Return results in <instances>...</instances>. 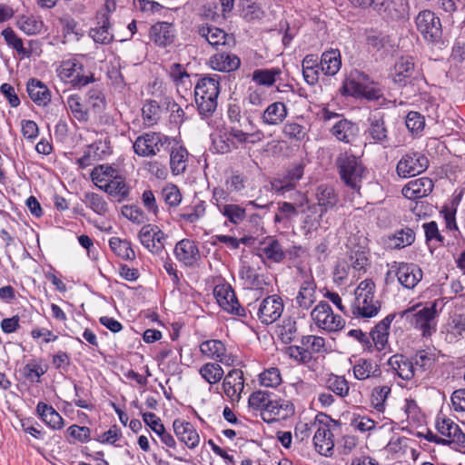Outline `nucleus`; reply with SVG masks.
I'll use <instances>...</instances> for the list:
<instances>
[{
	"mask_svg": "<svg viewBox=\"0 0 465 465\" xmlns=\"http://www.w3.org/2000/svg\"><path fill=\"white\" fill-rule=\"evenodd\" d=\"M417 30L423 38L430 42H437L442 34L440 19L431 11H420L415 18Z\"/></svg>",
	"mask_w": 465,
	"mask_h": 465,
	"instance_id": "6e6552de",
	"label": "nucleus"
},
{
	"mask_svg": "<svg viewBox=\"0 0 465 465\" xmlns=\"http://www.w3.org/2000/svg\"><path fill=\"white\" fill-rule=\"evenodd\" d=\"M173 427L176 437L189 449L193 450L199 445L200 436L192 423L177 419Z\"/></svg>",
	"mask_w": 465,
	"mask_h": 465,
	"instance_id": "5701e85b",
	"label": "nucleus"
},
{
	"mask_svg": "<svg viewBox=\"0 0 465 465\" xmlns=\"http://www.w3.org/2000/svg\"><path fill=\"white\" fill-rule=\"evenodd\" d=\"M311 318L319 329L330 332L341 330L345 324L344 320L334 314L330 304L324 301L320 302L312 309Z\"/></svg>",
	"mask_w": 465,
	"mask_h": 465,
	"instance_id": "423d86ee",
	"label": "nucleus"
},
{
	"mask_svg": "<svg viewBox=\"0 0 465 465\" xmlns=\"http://www.w3.org/2000/svg\"><path fill=\"white\" fill-rule=\"evenodd\" d=\"M199 374L210 387H213L222 381L224 371L219 363L207 362L200 367Z\"/></svg>",
	"mask_w": 465,
	"mask_h": 465,
	"instance_id": "37998d69",
	"label": "nucleus"
},
{
	"mask_svg": "<svg viewBox=\"0 0 465 465\" xmlns=\"http://www.w3.org/2000/svg\"><path fill=\"white\" fill-rule=\"evenodd\" d=\"M316 302V284L312 275H306L296 296L298 306L309 310Z\"/></svg>",
	"mask_w": 465,
	"mask_h": 465,
	"instance_id": "cd10ccee",
	"label": "nucleus"
},
{
	"mask_svg": "<svg viewBox=\"0 0 465 465\" xmlns=\"http://www.w3.org/2000/svg\"><path fill=\"white\" fill-rule=\"evenodd\" d=\"M370 126L367 130L370 137L379 143L388 142V130L385 126L384 116L381 112L375 111L369 117Z\"/></svg>",
	"mask_w": 465,
	"mask_h": 465,
	"instance_id": "c85d7f7f",
	"label": "nucleus"
},
{
	"mask_svg": "<svg viewBox=\"0 0 465 465\" xmlns=\"http://www.w3.org/2000/svg\"><path fill=\"white\" fill-rule=\"evenodd\" d=\"M283 308V302L280 296H268L260 303L257 317L262 323L271 324L281 317Z\"/></svg>",
	"mask_w": 465,
	"mask_h": 465,
	"instance_id": "dca6fc26",
	"label": "nucleus"
},
{
	"mask_svg": "<svg viewBox=\"0 0 465 465\" xmlns=\"http://www.w3.org/2000/svg\"><path fill=\"white\" fill-rule=\"evenodd\" d=\"M149 36L156 45L165 47L173 44L175 36V30L171 23L158 22L151 26Z\"/></svg>",
	"mask_w": 465,
	"mask_h": 465,
	"instance_id": "b1692460",
	"label": "nucleus"
},
{
	"mask_svg": "<svg viewBox=\"0 0 465 465\" xmlns=\"http://www.w3.org/2000/svg\"><path fill=\"white\" fill-rule=\"evenodd\" d=\"M315 450L324 456H331L334 447L333 434L326 423H319L313 437Z\"/></svg>",
	"mask_w": 465,
	"mask_h": 465,
	"instance_id": "4be33fe9",
	"label": "nucleus"
},
{
	"mask_svg": "<svg viewBox=\"0 0 465 465\" xmlns=\"http://www.w3.org/2000/svg\"><path fill=\"white\" fill-rule=\"evenodd\" d=\"M341 59L338 49H331L322 53L320 67L325 75H335L341 69Z\"/></svg>",
	"mask_w": 465,
	"mask_h": 465,
	"instance_id": "2f4dec72",
	"label": "nucleus"
},
{
	"mask_svg": "<svg viewBox=\"0 0 465 465\" xmlns=\"http://www.w3.org/2000/svg\"><path fill=\"white\" fill-rule=\"evenodd\" d=\"M352 371L354 378L359 381L378 378L381 375L380 366L370 359H359L353 365Z\"/></svg>",
	"mask_w": 465,
	"mask_h": 465,
	"instance_id": "7c9ffc66",
	"label": "nucleus"
},
{
	"mask_svg": "<svg viewBox=\"0 0 465 465\" xmlns=\"http://www.w3.org/2000/svg\"><path fill=\"white\" fill-rule=\"evenodd\" d=\"M294 413L295 407L291 401L281 399L273 393L267 411L263 412V420L268 423L285 420Z\"/></svg>",
	"mask_w": 465,
	"mask_h": 465,
	"instance_id": "2eb2a0df",
	"label": "nucleus"
},
{
	"mask_svg": "<svg viewBox=\"0 0 465 465\" xmlns=\"http://www.w3.org/2000/svg\"><path fill=\"white\" fill-rule=\"evenodd\" d=\"M259 381L262 386L276 388L282 381L280 370L276 367H271L264 370L259 375Z\"/></svg>",
	"mask_w": 465,
	"mask_h": 465,
	"instance_id": "338daca9",
	"label": "nucleus"
},
{
	"mask_svg": "<svg viewBox=\"0 0 465 465\" xmlns=\"http://www.w3.org/2000/svg\"><path fill=\"white\" fill-rule=\"evenodd\" d=\"M66 106L71 112L73 117L80 123H86L89 121V110L82 103L81 97L78 94H71L67 97Z\"/></svg>",
	"mask_w": 465,
	"mask_h": 465,
	"instance_id": "c03bdc74",
	"label": "nucleus"
},
{
	"mask_svg": "<svg viewBox=\"0 0 465 465\" xmlns=\"http://www.w3.org/2000/svg\"><path fill=\"white\" fill-rule=\"evenodd\" d=\"M141 244L153 254H161L164 250L165 234L158 226L143 225L138 233Z\"/></svg>",
	"mask_w": 465,
	"mask_h": 465,
	"instance_id": "ddd939ff",
	"label": "nucleus"
},
{
	"mask_svg": "<svg viewBox=\"0 0 465 465\" xmlns=\"http://www.w3.org/2000/svg\"><path fill=\"white\" fill-rule=\"evenodd\" d=\"M393 315H388L381 321L371 332L372 341L378 351L385 350L388 343L389 330L393 321Z\"/></svg>",
	"mask_w": 465,
	"mask_h": 465,
	"instance_id": "72a5a7b5",
	"label": "nucleus"
},
{
	"mask_svg": "<svg viewBox=\"0 0 465 465\" xmlns=\"http://www.w3.org/2000/svg\"><path fill=\"white\" fill-rule=\"evenodd\" d=\"M281 73L279 68L257 69L252 73V81L260 85L272 86Z\"/></svg>",
	"mask_w": 465,
	"mask_h": 465,
	"instance_id": "4d7b16f0",
	"label": "nucleus"
},
{
	"mask_svg": "<svg viewBox=\"0 0 465 465\" xmlns=\"http://www.w3.org/2000/svg\"><path fill=\"white\" fill-rule=\"evenodd\" d=\"M429 165L427 157L420 153H410L401 157L396 166L400 177L407 178L424 172Z\"/></svg>",
	"mask_w": 465,
	"mask_h": 465,
	"instance_id": "f8f14e48",
	"label": "nucleus"
},
{
	"mask_svg": "<svg viewBox=\"0 0 465 465\" xmlns=\"http://www.w3.org/2000/svg\"><path fill=\"white\" fill-rule=\"evenodd\" d=\"M65 437L70 443H84L91 440V430L88 427L74 424L67 428Z\"/></svg>",
	"mask_w": 465,
	"mask_h": 465,
	"instance_id": "680f3d73",
	"label": "nucleus"
},
{
	"mask_svg": "<svg viewBox=\"0 0 465 465\" xmlns=\"http://www.w3.org/2000/svg\"><path fill=\"white\" fill-rule=\"evenodd\" d=\"M325 387L340 398H345L350 392L349 381L339 375L331 374L325 381Z\"/></svg>",
	"mask_w": 465,
	"mask_h": 465,
	"instance_id": "8fccbe9b",
	"label": "nucleus"
},
{
	"mask_svg": "<svg viewBox=\"0 0 465 465\" xmlns=\"http://www.w3.org/2000/svg\"><path fill=\"white\" fill-rule=\"evenodd\" d=\"M260 255L272 262H281L285 259L286 251L282 244L276 239L270 238L263 242L260 249Z\"/></svg>",
	"mask_w": 465,
	"mask_h": 465,
	"instance_id": "e433bc0d",
	"label": "nucleus"
},
{
	"mask_svg": "<svg viewBox=\"0 0 465 465\" xmlns=\"http://www.w3.org/2000/svg\"><path fill=\"white\" fill-rule=\"evenodd\" d=\"M222 389L224 395L232 402H239L244 388L243 372L239 369H232L223 377Z\"/></svg>",
	"mask_w": 465,
	"mask_h": 465,
	"instance_id": "6ab92c4d",
	"label": "nucleus"
},
{
	"mask_svg": "<svg viewBox=\"0 0 465 465\" xmlns=\"http://www.w3.org/2000/svg\"><path fill=\"white\" fill-rule=\"evenodd\" d=\"M302 68L304 81L310 85L316 84L321 69L318 56L312 54H307L302 62Z\"/></svg>",
	"mask_w": 465,
	"mask_h": 465,
	"instance_id": "4c0bfd02",
	"label": "nucleus"
},
{
	"mask_svg": "<svg viewBox=\"0 0 465 465\" xmlns=\"http://www.w3.org/2000/svg\"><path fill=\"white\" fill-rule=\"evenodd\" d=\"M415 241V232L409 227L396 231L394 234L389 237V246L393 249H401L412 244Z\"/></svg>",
	"mask_w": 465,
	"mask_h": 465,
	"instance_id": "de8ad7c7",
	"label": "nucleus"
},
{
	"mask_svg": "<svg viewBox=\"0 0 465 465\" xmlns=\"http://www.w3.org/2000/svg\"><path fill=\"white\" fill-rule=\"evenodd\" d=\"M394 82L400 84H405V79L411 76L414 71V63L411 57H401L394 66Z\"/></svg>",
	"mask_w": 465,
	"mask_h": 465,
	"instance_id": "3c124183",
	"label": "nucleus"
},
{
	"mask_svg": "<svg viewBox=\"0 0 465 465\" xmlns=\"http://www.w3.org/2000/svg\"><path fill=\"white\" fill-rule=\"evenodd\" d=\"M288 115V109L282 102L270 104L261 115L262 123L268 126H278L282 124Z\"/></svg>",
	"mask_w": 465,
	"mask_h": 465,
	"instance_id": "a878e982",
	"label": "nucleus"
},
{
	"mask_svg": "<svg viewBox=\"0 0 465 465\" xmlns=\"http://www.w3.org/2000/svg\"><path fill=\"white\" fill-rule=\"evenodd\" d=\"M433 189V182L428 177H420L410 181L402 188V194L410 200H417L427 196Z\"/></svg>",
	"mask_w": 465,
	"mask_h": 465,
	"instance_id": "393cba45",
	"label": "nucleus"
},
{
	"mask_svg": "<svg viewBox=\"0 0 465 465\" xmlns=\"http://www.w3.org/2000/svg\"><path fill=\"white\" fill-rule=\"evenodd\" d=\"M36 411L42 420L53 430H61L64 427V419L52 406L39 402Z\"/></svg>",
	"mask_w": 465,
	"mask_h": 465,
	"instance_id": "ea45409f",
	"label": "nucleus"
},
{
	"mask_svg": "<svg viewBox=\"0 0 465 465\" xmlns=\"http://www.w3.org/2000/svg\"><path fill=\"white\" fill-rule=\"evenodd\" d=\"M304 167L305 164L302 162L293 164L282 176L274 178L271 182L272 190L281 195L294 190L303 176Z\"/></svg>",
	"mask_w": 465,
	"mask_h": 465,
	"instance_id": "9b49d317",
	"label": "nucleus"
},
{
	"mask_svg": "<svg viewBox=\"0 0 465 465\" xmlns=\"http://www.w3.org/2000/svg\"><path fill=\"white\" fill-rule=\"evenodd\" d=\"M436 427L438 432L444 438L431 435L428 438L429 440L444 445L455 444L458 447L465 446V434L460 426L451 420L443 419L442 420H438Z\"/></svg>",
	"mask_w": 465,
	"mask_h": 465,
	"instance_id": "1a4fd4ad",
	"label": "nucleus"
},
{
	"mask_svg": "<svg viewBox=\"0 0 465 465\" xmlns=\"http://www.w3.org/2000/svg\"><path fill=\"white\" fill-rule=\"evenodd\" d=\"M282 132L286 138L295 142H302L307 135L305 126L290 121L284 124Z\"/></svg>",
	"mask_w": 465,
	"mask_h": 465,
	"instance_id": "69168bd1",
	"label": "nucleus"
},
{
	"mask_svg": "<svg viewBox=\"0 0 465 465\" xmlns=\"http://www.w3.org/2000/svg\"><path fill=\"white\" fill-rule=\"evenodd\" d=\"M272 395V392L267 391H253L248 400L249 407L255 411H260L261 416L263 419V412L267 411Z\"/></svg>",
	"mask_w": 465,
	"mask_h": 465,
	"instance_id": "09e8293b",
	"label": "nucleus"
},
{
	"mask_svg": "<svg viewBox=\"0 0 465 465\" xmlns=\"http://www.w3.org/2000/svg\"><path fill=\"white\" fill-rule=\"evenodd\" d=\"M391 387L388 385L374 387L371 394V404L378 411H384L385 402L391 393Z\"/></svg>",
	"mask_w": 465,
	"mask_h": 465,
	"instance_id": "bf43d9fd",
	"label": "nucleus"
},
{
	"mask_svg": "<svg viewBox=\"0 0 465 465\" xmlns=\"http://www.w3.org/2000/svg\"><path fill=\"white\" fill-rule=\"evenodd\" d=\"M109 246L115 255L124 260L133 261L135 259V252L132 248L131 242L127 240L112 237L109 240Z\"/></svg>",
	"mask_w": 465,
	"mask_h": 465,
	"instance_id": "a18cd8bd",
	"label": "nucleus"
},
{
	"mask_svg": "<svg viewBox=\"0 0 465 465\" xmlns=\"http://www.w3.org/2000/svg\"><path fill=\"white\" fill-rule=\"evenodd\" d=\"M302 345H303L312 358L313 354L324 353L327 351L326 343L324 338L316 335H306L301 340Z\"/></svg>",
	"mask_w": 465,
	"mask_h": 465,
	"instance_id": "864d4df0",
	"label": "nucleus"
},
{
	"mask_svg": "<svg viewBox=\"0 0 465 465\" xmlns=\"http://www.w3.org/2000/svg\"><path fill=\"white\" fill-rule=\"evenodd\" d=\"M121 172L109 164H100L95 166L91 172V179L93 183L100 189V186L110 183Z\"/></svg>",
	"mask_w": 465,
	"mask_h": 465,
	"instance_id": "79ce46f5",
	"label": "nucleus"
},
{
	"mask_svg": "<svg viewBox=\"0 0 465 465\" xmlns=\"http://www.w3.org/2000/svg\"><path fill=\"white\" fill-rule=\"evenodd\" d=\"M84 203L99 215H104L108 212V204L104 197L98 193H87L84 194Z\"/></svg>",
	"mask_w": 465,
	"mask_h": 465,
	"instance_id": "0e129e2a",
	"label": "nucleus"
},
{
	"mask_svg": "<svg viewBox=\"0 0 465 465\" xmlns=\"http://www.w3.org/2000/svg\"><path fill=\"white\" fill-rule=\"evenodd\" d=\"M95 43L109 45L114 40V34L111 28L109 16L103 15L102 21L98 25L92 28L89 33Z\"/></svg>",
	"mask_w": 465,
	"mask_h": 465,
	"instance_id": "58836bf2",
	"label": "nucleus"
},
{
	"mask_svg": "<svg viewBox=\"0 0 465 465\" xmlns=\"http://www.w3.org/2000/svg\"><path fill=\"white\" fill-rule=\"evenodd\" d=\"M174 255L185 266L192 267L200 260V252L196 243L190 239L179 241L174 247Z\"/></svg>",
	"mask_w": 465,
	"mask_h": 465,
	"instance_id": "412c9836",
	"label": "nucleus"
},
{
	"mask_svg": "<svg viewBox=\"0 0 465 465\" xmlns=\"http://www.w3.org/2000/svg\"><path fill=\"white\" fill-rule=\"evenodd\" d=\"M277 335L284 344L293 341L298 335L296 320L291 317L284 318L282 323L278 325Z\"/></svg>",
	"mask_w": 465,
	"mask_h": 465,
	"instance_id": "49530a36",
	"label": "nucleus"
},
{
	"mask_svg": "<svg viewBox=\"0 0 465 465\" xmlns=\"http://www.w3.org/2000/svg\"><path fill=\"white\" fill-rule=\"evenodd\" d=\"M143 123L146 126H153L161 117V109L156 101L146 102L142 109Z\"/></svg>",
	"mask_w": 465,
	"mask_h": 465,
	"instance_id": "13d9d810",
	"label": "nucleus"
},
{
	"mask_svg": "<svg viewBox=\"0 0 465 465\" xmlns=\"http://www.w3.org/2000/svg\"><path fill=\"white\" fill-rule=\"evenodd\" d=\"M213 295L219 305L226 312L238 316H244L245 310L239 304L234 292L230 285L219 284L213 289Z\"/></svg>",
	"mask_w": 465,
	"mask_h": 465,
	"instance_id": "a211bd4d",
	"label": "nucleus"
},
{
	"mask_svg": "<svg viewBox=\"0 0 465 465\" xmlns=\"http://www.w3.org/2000/svg\"><path fill=\"white\" fill-rule=\"evenodd\" d=\"M61 80L71 83L74 86L82 87L94 82V74H84V66L75 59L64 61L58 68Z\"/></svg>",
	"mask_w": 465,
	"mask_h": 465,
	"instance_id": "0eeeda50",
	"label": "nucleus"
},
{
	"mask_svg": "<svg viewBox=\"0 0 465 465\" xmlns=\"http://www.w3.org/2000/svg\"><path fill=\"white\" fill-rule=\"evenodd\" d=\"M170 138L158 132H148L139 135L134 144V152L141 157L151 158L170 146Z\"/></svg>",
	"mask_w": 465,
	"mask_h": 465,
	"instance_id": "39448f33",
	"label": "nucleus"
},
{
	"mask_svg": "<svg viewBox=\"0 0 465 465\" xmlns=\"http://www.w3.org/2000/svg\"><path fill=\"white\" fill-rule=\"evenodd\" d=\"M439 301L426 303L424 306L418 303L402 312L410 324L420 331L423 337L431 336L436 331Z\"/></svg>",
	"mask_w": 465,
	"mask_h": 465,
	"instance_id": "f257e3e1",
	"label": "nucleus"
},
{
	"mask_svg": "<svg viewBox=\"0 0 465 465\" xmlns=\"http://www.w3.org/2000/svg\"><path fill=\"white\" fill-rule=\"evenodd\" d=\"M47 371V366L35 360L30 361L23 368L24 377L30 382H40L41 377Z\"/></svg>",
	"mask_w": 465,
	"mask_h": 465,
	"instance_id": "5fc2aeb1",
	"label": "nucleus"
},
{
	"mask_svg": "<svg viewBox=\"0 0 465 465\" xmlns=\"http://www.w3.org/2000/svg\"><path fill=\"white\" fill-rule=\"evenodd\" d=\"M219 94V75L204 76L198 81L194 88V96L199 114L203 117H209L214 113Z\"/></svg>",
	"mask_w": 465,
	"mask_h": 465,
	"instance_id": "f03ea898",
	"label": "nucleus"
},
{
	"mask_svg": "<svg viewBox=\"0 0 465 465\" xmlns=\"http://www.w3.org/2000/svg\"><path fill=\"white\" fill-rule=\"evenodd\" d=\"M229 134L241 143H257L264 139L263 132L247 116H243L241 122L232 125Z\"/></svg>",
	"mask_w": 465,
	"mask_h": 465,
	"instance_id": "9d476101",
	"label": "nucleus"
},
{
	"mask_svg": "<svg viewBox=\"0 0 465 465\" xmlns=\"http://www.w3.org/2000/svg\"><path fill=\"white\" fill-rule=\"evenodd\" d=\"M375 283L366 279L359 283L354 291V301L351 304L352 314L356 317L371 318L378 314L381 304L375 300Z\"/></svg>",
	"mask_w": 465,
	"mask_h": 465,
	"instance_id": "7ed1b4c3",
	"label": "nucleus"
},
{
	"mask_svg": "<svg viewBox=\"0 0 465 465\" xmlns=\"http://www.w3.org/2000/svg\"><path fill=\"white\" fill-rule=\"evenodd\" d=\"M100 189L110 196L116 198L118 201L125 199L130 193V187L122 173H120L115 179H113L110 183H106L104 185L100 186Z\"/></svg>",
	"mask_w": 465,
	"mask_h": 465,
	"instance_id": "f704fd0d",
	"label": "nucleus"
},
{
	"mask_svg": "<svg viewBox=\"0 0 465 465\" xmlns=\"http://www.w3.org/2000/svg\"><path fill=\"white\" fill-rule=\"evenodd\" d=\"M220 213L225 216L232 223L239 224L245 216V209L238 204H223L219 206Z\"/></svg>",
	"mask_w": 465,
	"mask_h": 465,
	"instance_id": "052dcab7",
	"label": "nucleus"
},
{
	"mask_svg": "<svg viewBox=\"0 0 465 465\" xmlns=\"http://www.w3.org/2000/svg\"><path fill=\"white\" fill-rule=\"evenodd\" d=\"M198 34L217 50L219 47L229 49L235 45L232 35H229L223 30L213 25H203L199 26Z\"/></svg>",
	"mask_w": 465,
	"mask_h": 465,
	"instance_id": "f3484780",
	"label": "nucleus"
},
{
	"mask_svg": "<svg viewBox=\"0 0 465 465\" xmlns=\"http://www.w3.org/2000/svg\"><path fill=\"white\" fill-rule=\"evenodd\" d=\"M209 64L215 71L231 73L240 67L241 59L227 49L222 48L210 57Z\"/></svg>",
	"mask_w": 465,
	"mask_h": 465,
	"instance_id": "aec40b11",
	"label": "nucleus"
},
{
	"mask_svg": "<svg viewBox=\"0 0 465 465\" xmlns=\"http://www.w3.org/2000/svg\"><path fill=\"white\" fill-rule=\"evenodd\" d=\"M205 213L203 202H197L193 205L185 206L181 210L180 218L189 223H196Z\"/></svg>",
	"mask_w": 465,
	"mask_h": 465,
	"instance_id": "6e6d98bb",
	"label": "nucleus"
},
{
	"mask_svg": "<svg viewBox=\"0 0 465 465\" xmlns=\"http://www.w3.org/2000/svg\"><path fill=\"white\" fill-rule=\"evenodd\" d=\"M336 166L341 181L350 188L359 191L366 172L361 161L349 152L339 153Z\"/></svg>",
	"mask_w": 465,
	"mask_h": 465,
	"instance_id": "20e7f679",
	"label": "nucleus"
},
{
	"mask_svg": "<svg viewBox=\"0 0 465 465\" xmlns=\"http://www.w3.org/2000/svg\"><path fill=\"white\" fill-rule=\"evenodd\" d=\"M317 206L322 213L335 207L338 203V196L331 186L320 185L316 190Z\"/></svg>",
	"mask_w": 465,
	"mask_h": 465,
	"instance_id": "473e14b6",
	"label": "nucleus"
},
{
	"mask_svg": "<svg viewBox=\"0 0 465 465\" xmlns=\"http://www.w3.org/2000/svg\"><path fill=\"white\" fill-rule=\"evenodd\" d=\"M17 25L19 29L28 35H36L43 28V22L32 15H22L18 19Z\"/></svg>",
	"mask_w": 465,
	"mask_h": 465,
	"instance_id": "774afa93",
	"label": "nucleus"
},
{
	"mask_svg": "<svg viewBox=\"0 0 465 465\" xmlns=\"http://www.w3.org/2000/svg\"><path fill=\"white\" fill-rule=\"evenodd\" d=\"M224 344L219 340H208L201 343V352L211 359L217 360L223 355L225 350Z\"/></svg>",
	"mask_w": 465,
	"mask_h": 465,
	"instance_id": "e2e57ef3",
	"label": "nucleus"
},
{
	"mask_svg": "<svg viewBox=\"0 0 465 465\" xmlns=\"http://www.w3.org/2000/svg\"><path fill=\"white\" fill-rule=\"evenodd\" d=\"M26 90L31 100L38 106H46L52 100V94L45 84L32 78L27 82Z\"/></svg>",
	"mask_w": 465,
	"mask_h": 465,
	"instance_id": "bb28decb",
	"label": "nucleus"
},
{
	"mask_svg": "<svg viewBox=\"0 0 465 465\" xmlns=\"http://www.w3.org/2000/svg\"><path fill=\"white\" fill-rule=\"evenodd\" d=\"M358 131L356 124L346 119L340 120L331 128L332 135L346 143H351L356 138Z\"/></svg>",
	"mask_w": 465,
	"mask_h": 465,
	"instance_id": "c9c22d12",
	"label": "nucleus"
},
{
	"mask_svg": "<svg viewBox=\"0 0 465 465\" xmlns=\"http://www.w3.org/2000/svg\"><path fill=\"white\" fill-rule=\"evenodd\" d=\"M398 282L404 288L412 290L422 280L423 272L419 265L411 262H395L392 266Z\"/></svg>",
	"mask_w": 465,
	"mask_h": 465,
	"instance_id": "4468645a",
	"label": "nucleus"
},
{
	"mask_svg": "<svg viewBox=\"0 0 465 465\" xmlns=\"http://www.w3.org/2000/svg\"><path fill=\"white\" fill-rule=\"evenodd\" d=\"M388 365L398 377L404 381H410L414 376L415 369L413 362L403 355H392L388 360Z\"/></svg>",
	"mask_w": 465,
	"mask_h": 465,
	"instance_id": "c756f323",
	"label": "nucleus"
},
{
	"mask_svg": "<svg viewBox=\"0 0 465 465\" xmlns=\"http://www.w3.org/2000/svg\"><path fill=\"white\" fill-rule=\"evenodd\" d=\"M302 213L304 214L303 228L309 232L316 231L321 225V220L324 213L315 204L308 205L305 213Z\"/></svg>",
	"mask_w": 465,
	"mask_h": 465,
	"instance_id": "603ef678",
	"label": "nucleus"
},
{
	"mask_svg": "<svg viewBox=\"0 0 465 465\" xmlns=\"http://www.w3.org/2000/svg\"><path fill=\"white\" fill-rule=\"evenodd\" d=\"M189 153L183 146L173 147L170 152V169L173 175H179L185 172Z\"/></svg>",
	"mask_w": 465,
	"mask_h": 465,
	"instance_id": "a19ab883",
	"label": "nucleus"
}]
</instances>
